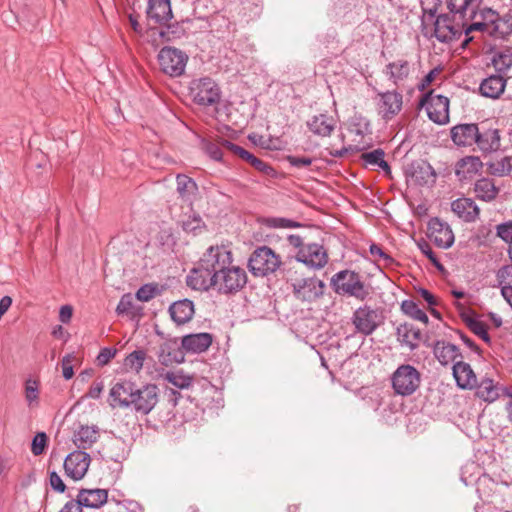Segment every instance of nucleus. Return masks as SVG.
Segmentation results:
<instances>
[{"instance_id":"nucleus-1","label":"nucleus","mask_w":512,"mask_h":512,"mask_svg":"<svg viewBox=\"0 0 512 512\" xmlns=\"http://www.w3.org/2000/svg\"><path fill=\"white\" fill-rule=\"evenodd\" d=\"M233 261V254L228 247L224 245L210 246L203 253L197 266L187 276V285L196 290V281L214 277L233 264Z\"/></svg>"},{"instance_id":"nucleus-2","label":"nucleus","mask_w":512,"mask_h":512,"mask_svg":"<svg viewBox=\"0 0 512 512\" xmlns=\"http://www.w3.org/2000/svg\"><path fill=\"white\" fill-rule=\"evenodd\" d=\"M246 283V271L237 265L231 264L212 278H204L199 282L196 281V290L208 291L209 289H214L220 294L228 295L237 293L244 288Z\"/></svg>"},{"instance_id":"nucleus-3","label":"nucleus","mask_w":512,"mask_h":512,"mask_svg":"<svg viewBox=\"0 0 512 512\" xmlns=\"http://www.w3.org/2000/svg\"><path fill=\"white\" fill-rule=\"evenodd\" d=\"M331 285L337 294L354 297L360 301L365 300L369 295V290L361 281L360 275L351 270H343L334 274L331 278Z\"/></svg>"},{"instance_id":"nucleus-4","label":"nucleus","mask_w":512,"mask_h":512,"mask_svg":"<svg viewBox=\"0 0 512 512\" xmlns=\"http://www.w3.org/2000/svg\"><path fill=\"white\" fill-rule=\"evenodd\" d=\"M189 96L198 106L210 107L220 102L221 89L212 78L201 77L190 82Z\"/></svg>"},{"instance_id":"nucleus-5","label":"nucleus","mask_w":512,"mask_h":512,"mask_svg":"<svg viewBox=\"0 0 512 512\" xmlns=\"http://www.w3.org/2000/svg\"><path fill=\"white\" fill-rule=\"evenodd\" d=\"M481 21L470 23L472 19L468 17L462 22L461 28L457 27L458 24L450 26V42L456 38H459L464 33V39L461 43L462 47H465L473 38L469 34L473 31H485L488 30L489 25L496 24L499 19V15L496 11L485 8L480 11Z\"/></svg>"},{"instance_id":"nucleus-6","label":"nucleus","mask_w":512,"mask_h":512,"mask_svg":"<svg viewBox=\"0 0 512 512\" xmlns=\"http://www.w3.org/2000/svg\"><path fill=\"white\" fill-rule=\"evenodd\" d=\"M392 388L397 395L410 396L420 387V372L410 364L400 365L392 374Z\"/></svg>"},{"instance_id":"nucleus-7","label":"nucleus","mask_w":512,"mask_h":512,"mask_svg":"<svg viewBox=\"0 0 512 512\" xmlns=\"http://www.w3.org/2000/svg\"><path fill=\"white\" fill-rule=\"evenodd\" d=\"M281 265L279 255L270 247L257 248L249 258L248 266L254 276H267L277 271Z\"/></svg>"},{"instance_id":"nucleus-8","label":"nucleus","mask_w":512,"mask_h":512,"mask_svg":"<svg viewBox=\"0 0 512 512\" xmlns=\"http://www.w3.org/2000/svg\"><path fill=\"white\" fill-rule=\"evenodd\" d=\"M158 61L165 74L178 77L185 71L188 56L177 48L163 47L158 54Z\"/></svg>"},{"instance_id":"nucleus-9","label":"nucleus","mask_w":512,"mask_h":512,"mask_svg":"<svg viewBox=\"0 0 512 512\" xmlns=\"http://www.w3.org/2000/svg\"><path fill=\"white\" fill-rule=\"evenodd\" d=\"M424 107L428 118L436 124L448 123V98L441 94H435L434 90L425 94L419 102Z\"/></svg>"},{"instance_id":"nucleus-10","label":"nucleus","mask_w":512,"mask_h":512,"mask_svg":"<svg viewBox=\"0 0 512 512\" xmlns=\"http://www.w3.org/2000/svg\"><path fill=\"white\" fill-rule=\"evenodd\" d=\"M375 100L377 113L385 122L394 119L403 107V95L396 90L378 92Z\"/></svg>"},{"instance_id":"nucleus-11","label":"nucleus","mask_w":512,"mask_h":512,"mask_svg":"<svg viewBox=\"0 0 512 512\" xmlns=\"http://www.w3.org/2000/svg\"><path fill=\"white\" fill-rule=\"evenodd\" d=\"M357 333L371 335L382 323L381 314L368 305L357 308L351 318Z\"/></svg>"},{"instance_id":"nucleus-12","label":"nucleus","mask_w":512,"mask_h":512,"mask_svg":"<svg viewBox=\"0 0 512 512\" xmlns=\"http://www.w3.org/2000/svg\"><path fill=\"white\" fill-rule=\"evenodd\" d=\"M450 293L455 298H457V301L454 304L459 312V315L466 322L467 326L473 331V333H475L485 342H489L490 337L488 335L485 324L472 317L471 310L467 306L470 301L467 298L466 294L462 291L457 290H453Z\"/></svg>"},{"instance_id":"nucleus-13","label":"nucleus","mask_w":512,"mask_h":512,"mask_svg":"<svg viewBox=\"0 0 512 512\" xmlns=\"http://www.w3.org/2000/svg\"><path fill=\"white\" fill-rule=\"evenodd\" d=\"M295 259L309 268L321 269L328 262V254L322 245L308 243L297 251Z\"/></svg>"},{"instance_id":"nucleus-14","label":"nucleus","mask_w":512,"mask_h":512,"mask_svg":"<svg viewBox=\"0 0 512 512\" xmlns=\"http://www.w3.org/2000/svg\"><path fill=\"white\" fill-rule=\"evenodd\" d=\"M295 297L303 302H314L324 293L325 284L317 277H309L292 284Z\"/></svg>"},{"instance_id":"nucleus-15","label":"nucleus","mask_w":512,"mask_h":512,"mask_svg":"<svg viewBox=\"0 0 512 512\" xmlns=\"http://www.w3.org/2000/svg\"><path fill=\"white\" fill-rule=\"evenodd\" d=\"M136 392L137 385L134 382L121 380L109 391V405L112 408H130Z\"/></svg>"},{"instance_id":"nucleus-16","label":"nucleus","mask_w":512,"mask_h":512,"mask_svg":"<svg viewBox=\"0 0 512 512\" xmlns=\"http://www.w3.org/2000/svg\"><path fill=\"white\" fill-rule=\"evenodd\" d=\"M91 458L82 450L73 451L64 460L63 466L67 477L74 481L81 480L88 471Z\"/></svg>"},{"instance_id":"nucleus-17","label":"nucleus","mask_w":512,"mask_h":512,"mask_svg":"<svg viewBox=\"0 0 512 512\" xmlns=\"http://www.w3.org/2000/svg\"><path fill=\"white\" fill-rule=\"evenodd\" d=\"M158 402V388L156 385L147 384L137 386V392L133 397L131 409L144 415L148 414Z\"/></svg>"},{"instance_id":"nucleus-18","label":"nucleus","mask_w":512,"mask_h":512,"mask_svg":"<svg viewBox=\"0 0 512 512\" xmlns=\"http://www.w3.org/2000/svg\"><path fill=\"white\" fill-rule=\"evenodd\" d=\"M406 179L409 185L423 186L434 182L435 172L429 163L416 161L407 167Z\"/></svg>"},{"instance_id":"nucleus-19","label":"nucleus","mask_w":512,"mask_h":512,"mask_svg":"<svg viewBox=\"0 0 512 512\" xmlns=\"http://www.w3.org/2000/svg\"><path fill=\"white\" fill-rule=\"evenodd\" d=\"M76 503L82 508L99 509L108 502V490L101 488L85 489L78 491L75 499Z\"/></svg>"},{"instance_id":"nucleus-20","label":"nucleus","mask_w":512,"mask_h":512,"mask_svg":"<svg viewBox=\"0 0 512 512\" xmlns=\"http://www.w3.org/2000/svg\"><path fill=\"white\" fill-rule=\"evenodd\" d=\"M396 337L400 346L408 348L410 351L416 350L423 340L421 330L412 323H402L396 328Z\"/></svg>"},{"instance_id":"nucleus-21","label":"nucleus","mask_w":512,"mask_h":512,"mask_svg":"<svg viewBox=\"0 0 512 512\" xmlns=\"http://www.w3.org/2000/svg\"><path fill=\"white\" fill-rule=\"evenodd\" d=\"M483 167V163L477 156H466L455 164V175L459 181L470 180Z\"/></svg>"},{"instance_id":"nucleus-22","label":"nucleus","mask_w":512,"mask_h":512,"mask_svg":"<svg viewBox=\"0 0 512 512\" xmlns=\"http://www.w3.org/2000/svg\"><path fill=\"white\" fill-rule=\"evenodd\" d=\"M422 33L424 37L431 39L435 37L441 43L448 42V15H439L433 25L429 26L425 22L422 24Z\"/></svg>"},{"instance_id":"nucleus-23","label":"nucleus","mask_w":512,"mask_h":512,"mask_svg":"<svg viewBox=\"0 0 512 512\" xmlns=\"http://www.w3.org/2000/svg\"><path fill=\"white\" fill-rule=\"evenodd\" d=\"M480 2L481 0H450V13L453 14V21H456L457 17L462 22L467 17L468 19H474Z\"/></svg>"},{"instance_id":"nucleus-24","label":"nucleus","mask_w":512,"mask_h":512,"mask_svg":"<svg viewBox=\"0 0 512 512\" xmlns=\"http://www.w3.org/2000/svg\"><path fill=\"white\" fill-rule=\"evenodd\" d=\"M147 15L156 23L168 22L173 17L170 0H149Z\"/></svg>"},{"instance_id":"nucleus-25","label":"nucleus","mask_w":512,"mask_h":512,"mask_svg":"<svg viewBox=\"0 0 512 512\" xmlns=\"http://www.w3.org/2000/svg\"><path fill=\"white\" fill-rule=\"evenodd\" d=\"M450 137L458 146H471L476 141L477 125L462 124L455 126L450 130Z\"/></svg>"},{"instance_id":"nucleus-26","label":"nucleus","mask_w":512,"mask_h":512,"mask_svg":"<svg viewBox=\"0 0 512 512\" xmlns=\"http://www.w3.org/2000/svg\"><path fill=\"white\" fill-rule=\"evenodd\" d=\"M453 377L461 389H472L476 385V375L470 365L464 362H456L452 367Z\"/></svg>"},{"instance_id":"nucleus-27","label":"nucleus","mask_w":512,"mask_h":512,"mask_svg":"<svg viewBox=\"0 0 512 512\" xmlns=\"http://www.w3.org/2000/svg\"><path fill=\"white\" fill-rule=\"evenodd\" d=\"M99 438V428L95 425L80 426L73 434L72 441L79 448L83 450L89 449Z\"/></svg>"},{"instance_id":"nucleus-28","label":"nucleus","mask_w":512,"mask_h":512,"mask_svg":"<svg viewBox=\"0 0 512 512\" xmlns=\"http://www.w3.org/2000/svg\"><path fill=\"white\" fill-rule=\"evenodd\" d=\"M212 343V336L209 333L189 334L182 338V347L187 352L202 353L206 351Z\"/></svg>"},{"instance_id":"nucleus-29","label":"nucleus","mask_w":512,"mask_h":512,"mask_svg":"<svg viewBox=\"0 0 512 512\" xmlns=\"http://www.w3.org/2000/svg\"><path fill=\"white\" fill-rule=\"evenodd\" d=\"M194 312V303L189 299L176 301L169 307L170 316L178 325L189 322Z\"/></svg>"},{"instance_id":"nucleus-30","label":"nucleus","mask_w":512,"mask_h":512,"mask_svg":"<svg viewBox=\"0 0 512 512\" xmlns=\"http://www.w3.org/2000/svg\"><path fill=\"white\" fill-rule=\"evenodd\" d=\"M452 211L466 222L474 221L479 215V208L470 198H460L451 203Z\"/></svg>"},{"instance_id":"nucleus-31","label":"nucleus","mask_w":512,"mask_h":512,"mask_svg":"<svg viewBox=\"0 0 512 512\" xmlns=\"http://www.w3.org/2000/svg\"><path fill=\"white\" fill-rule=\"evenodd\" d=\"M385 75L394 85L402 84L410 74V64L406 60H397L386 65Z\"/></svg>"},{"instance_id":"nucleus-32","label":"nucleus","mask_w":512,"mask_h":512,"mask_svg":"<svg viewBox=\"0 0 512 512\" xmlns=\"http://www.w3.org/2000/svg\"><path fill=\"white\" fill-rule=\"evenodd\" d=\"M176 185V191L181 200L192 203L198 191L196 182L185 174H177Z\"/></svg>"},{"instance_id":"nucleus-33","label":"nucleus","mask_w":512,"mask_h":512,"mask_svg":"<svg viewBox=\"0 0 512 512\" xmlns=\"http://www.w3.org/2000/svg\"><path fill=\"white\" fill-rule=\"evenodd\" d=\"M385 152L381 148L374 149L370 152L362 153L361 159L365 167H371L374 169H381L385 175L391 174V169L387 161L384 159Z\"/></svg>"},{"instance_id":"nucleus-34","label":"nucleus","mask_w":512,"mask_h":512,"mask_svg":"<svg viewBox=\"0 0 512 512\" xmlns=\"http://www.w3.org/2000/svg\"><path fill=\"white\" fill-rule=\"evenodd\" d=\"M506 81L499 75H493L482 81L480 85V92L487 98H498L505 89Z\"/></svg>"},{"instance_id":"nucleus-35","label":"nucleus","mask_w":512,"mask_h":512,"mask_svg":"<svg viewBox=\"0 0 512 512\" xmlns=\"http://www.w3.org/2000/svg\"><path fill=\"white\" fill-rule=\"evenodd\" d=\"M475 143L484 152L495 151L500 148V134L497 129H487L483 132L477 130Z\"/></svg>"},{"instance_id":"nucleus-36","label":"nucleus","mask_w":512,"mask_h":512,"mask_svg":"<svg viewBox=\"0 0 512 512\" xmlns=\"http://www.w3.org/2000/svg\"><path fill=\"white\" fill-rule=\"evenodd\" d=\"M307 125L312 133L322 137L329 136L334 129L333 119L324 114L314 116Z\"/></svg>"},{"instance_id":"nucleus-37","label":"nucleus","mask_w":512,"mask_h":512,"mask_svg":"<svg viewBox=\"0 0 512 512\" xmlns=\"http://www.w3.org/2000/svg\"><path fill=\"white\" fill-rule=\"evenodd\" d=\"M474 192L477 198L489 202L496 198L499 188L489 178H481L474 185Z\"/></svg>"},{"instance_id":"nucleus-38","label":"nucleus","mask_w":512,"mask_h":512,"mask_svg":"<svg viewBox=\"0 0 512 512\" xmlns=\"http://www.w3.org/2000/svg\"><path fill=\"white\" fill-rule=\"evenodd\" d=\"M487 172L496 177H512V157H499L490 160L487 164Z\"/></svg>"},{"instance_id":"nucleus-39","label":"nucleus","mask_w":512,"mask_h":512,"mask_svg":"<svg viewBox=\"0 0 512 512\" xmlns=\"http://www.w3.org/2000/svg\"><path fill=\"white\" fill-rule=\"evenodd\" d=\"M147 359V353L143 349H137L129 353L123 362L124 368L128 372L139 374L144 367Z\"/></svg>"},{"instance_id":"nucleus-40","label":"nucleus","mask_w":512,"mask_h":512,"mask_svg":"<svg viewBox=\"0 0 512 512\" xmlns=\"http://www.w3.org/2000/svg\"><path fill=\"white\" fill-rule=\"evenodd\" d=\"M476 394L486 402H494L500 396V387L492 379L486 378L478 385Z\"/></svg>"},{"instance_id":"nucleus-41","label":"nucleus","mask_w":512,"mask_h":512,"mask_svg":"<svg viewBox=\"0 0 512 512\" xmlns=\"http://www.w3.org/2000/svg\"><path fill=\"white\" fill-rule=\"evenodd\" d=\"M402 312L410 318L428 324L429 319L427 314L419 307L413 300H404L401 303Z\"/></svg>"},{"instance_id":"nucleus-42","label":"nucleus","mask_w":512,"mask_h":512,"mask_svg":"<svg viewBox=\"0 0 512 512\" xmlns=\"http://www.w3.org/2000/svg\"><path fill=\"white\" fill-rule=\"evenodd\" d=\"M224 139L219 138L217 140L203 139L201 141L202 149L205 153L215 161H221L223 157L222 148L225 146L222 144Z\"/></svg>"},{"instance_id":"nucleus-43","label":"nucleus","mask_w":512,"mask_h":512,"mask_svg":"<svg viewBox=\"0 0 512 512\" xmlns=\"http://www.w3.org/2000/svg\"><path fill=\"white\" fill-rule=\"evenodd\" d=\"M164 379L179 389H186L190 387L193 382L192 377L184 374L182 371L167 372L164 376Z\"/></svg>"},{"instance_id":"nucleus-44","label":"nucleus","mask_w":512,"mask_h":512,"mask_svg":"<svg viewBox=\"0 0 512 512\" xmlns=\"http://www.w3.org/2000/svg\"><path fill=\"white\" fill-rule=\"evenodd\" d=\"M182 228L188 233L197 235L205 229V223L198 214L193 213L188 215L187 218L183 221Z\"/></svg>"},{"instance_id":"nucleus-45","label":"nucleus","mask_w":512,"mask_h":512,"mask_svg":"<svg viewBox=\"0 0 512 512\" xmlns=\"http://www.w3.org/2000/svg\"><path fill=\"white\" fill-rule=\"evenodd\" d=\"M493 64L498 71H506L512 67V49L506 48L493 58Z\"/></svg>"},{"instance_id":"nucleus-46","label":"nucleus","mask_w":512,"mask_h":512,"mask_svg":"<svg viewBox=\"0 0 512 512\" xmlns=\"http://www.w3.org/2000/svg\"><path fill=\"white\" fill-rule=\"evenodd\" d=\"M25 398L29 407H35L39 404V386L37 381H26Z\"/></svg>"},{"instance_id":"nucleus-47","label":"nucleus","mask_w":512,"mask_h":512,"mask_svg":"<svg viewBox=\"0 0 512 512\" xmlns=\"http://www.w3.org/2000/svg\"><path fill=\"white\" fill-rule=\"evenodd\" d=\"M157 356H158L159 361L165 366H168V365L172 364L173 362L178 361V359L176 357V352L173 351L171 343H163L160 346Z\"/></svg>"},{"instance_id":"nucleus-48","label":"nucleus","mask_w":512,"mask_h":512,"mask_svg":"<svg viewBox=\"0 0 512 512\" xmlns=\"http://www.w3.org/2000/svg\"><path fill=\"white\" fill-rule=\"evenodd\" d=\"M418 247L421 250V252L427 256V258L432 262V264L437 268L439 272H441L443 275L446 273V269L444 265L440 262L439 258L435 255V253L432 251L430 245L425 242H419Z\"/></svg>"},{"instance_id":"nucleus-49","label":"nucleus","mask_w":512,"mask_h":512,"mask_svg":"<svg viewBox=\"0 0 512 512\" xmlns=\"http://www.w3.org/2000/svg\"><path fill=\"white\" fill-rule=\"evenodd\" d=\"M222 144L225 146V149H227L228 151H230L232 154L240 157L242 160L248 162V163H251L252 162V159L255 158V156L253 154H251L250 152H248L247 150H245L244 148L228 141V140H223L222 141Z\"/></svg>"},{"instance_id":"nucleus-50","label":"nucleus","mask_w":512,"mask_h":512,"mask_svg":"<svg viewBox=\"0 0 512 512\" xmlns=\"http://www.w3.org/2000/svg\"><path fill=\"white\" fill-rule=\"evenodd\" d=\"M264 223L270 228H295L300 226L298 222L283 217H269L265 219Z\"/></svg>"},{"instance_id":"nucleus-51","label":"nucleus","mask_w":512,"mask_h":512,"mask_svg":"<svg viewBox=\"0 0 512 512\" xmlns=\"http://www.w3.org/2000/svg\"><path fill=\"white\" fill-rule=\"evenodd\" d=\"M448 346L444 340L437 341L433 347L434 356L443 366L448 365Z\"/></svg>"},{"instance_id":"nucleus-52","label":"nucleus","mask_w":512,"mask_h":512,"mask_svg":"<svg viewBox=\"0 0 512 512\" xmlns=\"http://www.w3.org/2000/svg\"><path fill=\"white\" fill-rule=\"evenodd\" d=\"M47 445V435L44 432L37 433L31 444V451L35 456L41 455Z\"/></svg>"},{"instance_id":"nucleus-53","label":"nucleus","mask_w":512,"mask_h":512,"mask_svg":"<svg viewBox=\"0 0 512 512\" xmlns=\"http://www.w3.org/2000/svg\"><path fill=\"white\" fill-rule=\"evenodd\" d=\"M157 287L152 284H145L141 286L136 292V298L142 302H148L155 297Z\"/></svg>"},{"instance_id":"nucleus-54","label":"nucleus","mask_w":512,"mask_h":512,"mask_svg":"<svg viewBox=\"0 0 512 512\" xmlns=\"http://www.w3.org/2000/svg\"><path fill=\"white\" fill-rule=\"evenodd\" d=\"M497 281L500 287L507 286L512 288V265L504 266L498 270Z\"/></svg>"},{"instance_id":"nucleus-55","label":"nucleus","mask_w":512,"mask_h":512,"mask_svg":"<svg viewBox=\"0 0 512 512\" xmlns=\"http://www.w3.org/2000/svg\"><path fill=\"white\" fill-rule=\"evenodd\" d=\"M75 359L76 358L73 354H67L62 358V375L66 380L71 379L74 375L73 362Z\"/></svg>"},{"instance_id":"nucleus-56","label":"nucleus","mask_w":512,"mask_h":512,"mask_svg":"<svg viewBox=\"0 0 512 512\" xmlns=\"http://www.w3.org/2000/svg\"><path fill=\"white\" fill-rule=\"evenodd\" d=\"M496 231L497 236L506 243H509V246L512 245V221L497 225Z\"/></svg>"},{"instance_id":"nucleus-57","label":"nucleus","mask_w":512,"mask_h":512,"mask_svg":"<svg viewBox=\"0 0 512 512\" xmlns=\"http://www.w3.org/2000/svg\"><path fill=\"white\" fill-rule=\"evenodd\" d=\"M286 160L291 166L295 168L308 167L313 163V159L310 157H299L294 155H288Z\"/></svg>"},{"instance_id":"nucleus-58","label":"nucleus","mask_w":512,"mask_h":512,"mask_svg":"<svg viewBox=\"0 0 512 512\" xmlns=\"http://www.w3.org/2000/svg\"><path fill=\"white\" fill-rule=\"evenodd\" d=\"M49 482L51 488L58 492V493H64L66 490V485L64 484L63 480L61 479L60 475L52 471L49 475Z\"/></svg>"},{"instance_id":"nucleus-59","label":"nucleus","mask_w":512,"mask_h":512,"mask_svg":"<svg viewBox=\"0 0 512 512\" xmlns=\"http://www.w3.org/2000/svg\"><path fill=\"white\" fill-rule=\"evenodd\" d=\"M132 306H133V302H132L131 295L125 294L121 297V299L117 305L116 312L119 315L126 314V313L130 312V310L132 309Z\"/></svg>"},{"instance_id":"nucleus-60","label":"nucleus","mask_w":512,"mask_h":512,"mask_svg":"<svg viewBox=\"0 0 512 512\" xmlns=\"http://www.w3.org/2000/svg\"><path fill=\"white\" fill-rule=\"evenodd\" d=\"M116 355V349L103 348L97 356V363L100 366H104L110 362Z\"/></svg>"},{"instance_id":"nucleus-61","label":"nucleus","mask_w":512,"mask_h":512,"mask_svg":"<svg viewBox=\"0 0 512 512\" xmlns=\"http://www.w3.org/2000/svg\"><path fill=\"white\" fill-rule=\"evenodd\" d=\"M369 250H370V254L373 257L382 259L386 265L393 262V258L390 255H388L387 253H385L380 246H378L376 244H372L370 246Z\"/></svg>"},{"instance_id":"nucleus-62","label":"nucleus","mask_w":512,"mask_h":512,"mask_svg":"<svg viewBox=\"0 0 512 512\" xmlns=\"http://www.w3.org/2000/svg\"><path fill=\"white\" fill-rule=\"evenodd\" d=\"M444 232V224L438 218H432L428 222V236L441 234Z\"/></svg>"},{"instance_id":"nucleus-63","label":"nucleus","mask_w":512,"mask_h":512,"mask_svg":"<svg viewBox=\"0 0 512 512\" xmlns=\"http://www.w3.org/2000/svg\"><path fill=\"white\" fill-rule=\"evenodd\" d=\"M418 294L421 296L423 300L426 301L428 307L437 306L438 300L437 298L427 289L420 288L418 290Z\"/></svg>"},{"instance_id":"nucleus-64","label":"nucleus","mask_w":512,"mask_h":512,"mask_svg":"<svg viewBox=\"0 0 512 512\" xmlns=\"http://www.w3.org/2000/svg\"><path fill=\"white\" fill-rule=\"evenodd\" d=\"M441 69L439 67H436L432 69L422 80L421 84L419 85L420 90H424L426 86L430 85L435 78L440 74Z\"/></svg>"}]
</instances>
